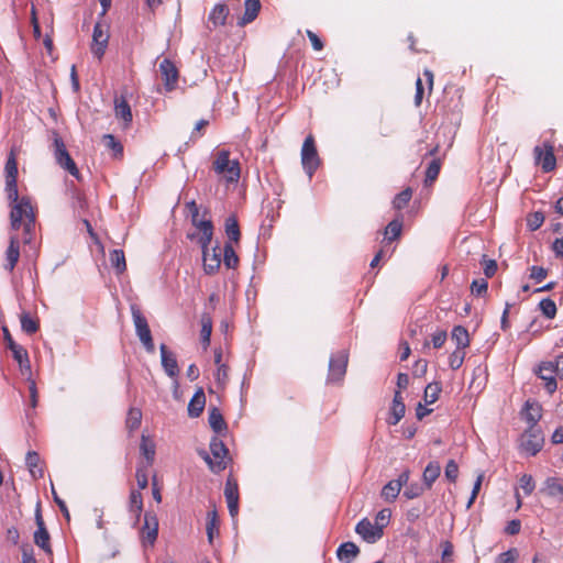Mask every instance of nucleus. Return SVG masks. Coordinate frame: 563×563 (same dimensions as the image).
I'll list each match as a JSON object with an SVG mask.
<instances>
[{
    "mask_svg": "<svg viewBox=\"0 0 563 563\" xmlns=\"http://www.w3.org/2000/svg\"><path fill=\"white\" fill-rule=\"evenodd\" d=\"M5 191L8 195V199L11 202L19 201V191H18L16 180L5 179Z\"/></svg>",
    "mask_w": 563,
    "mask_h": 563,
    "instance_id": "13d9d810",
    "label": "nucleus"
},
{
    "mask_svg": "<svg viewBox=\"0 0 563 563\" xmlns=\"http://www.w3.org/2000/svg\"><path fill=\"white\" fill-rule=\"evenodd\" d=\"M109 35L102 29L101 24L97 23L93 27L92 41L93 45L91 47V52L98 58H101L104 54L107 44H108Z\"/></svg>",
    "mask_w": 563,
    "mask_h": 563,
    "instance_id": "2eb2a0df",
    "label": "nucleus"
},
{
    "mask_svg": "<svg viewBox=\"0 0 563 563\" xmlns=\"http://www.w3.org/2000/svg\"><path fill=\"white\" fill-rule=\"evenodd\" d=\"M114 113L117 119H120L124 122V125L128 126L132 122V111L128 101L123 98H115L114 100Z\"/></svg>",
    "mask_w": 563,
    "mask_h": 563,
    "instance_id": "4be33fe9",
    "label": "nucleus"
},
{
    "mask_svg": "<svg viewBox=\"0 0 563 563\" xmlns=\"http://www.w3.org/2000/svg\"><path fill=\"white\" fill-rule=\"evenodd\" d=\"M400 490L401 489L398 487V484L391 479L383 487L382 497L386 501H394L399 495Z\"/></svg>",
    "mask_w": 563,
    "mask_h": 563,
    "instance_id": "ea45409f",
    "label": "nucleus"
},
{
    "mask_svg": "<svg viewBox=\"0 0 563 563\" xmlns=\"http://www.w3.org/2000/svg\"><path fill=\"white\" fill-rule=\"evenodd\" d=\"M203 269L206 274L213 275L221 265V250L217 244L211 250L202 252Z\"/></svg>",
    "mask_w": 563,
    "mask_h": 563,
    "instance_id": "f8f14e48",
    "label": "nucleus"
},
{
    "mask_svg": "<svg viewBox=\"0 0 563 563\" xmlns=\"http://www.w3.org/2000/svg\"><path fill=\"white\" fill-rule=\"evenodd\" d=\"M34 229H35V216H33V218L30 217V218L25 219V222L23 225V232H24L23 242L25 244H29L32 242Z\"/></svg>",
    "mask_w": 563,
    "mask_h": 563,
    "instance_id": "5fc2aeb1",
    "label": "nucleus"
},
{
    "mask_svg": "<svg viewBox=\"0 0 563 563\" xmlns=\"http://www.w3.org/2000/svg\"><path fill=\"white\" fill-rule=\"evenodd\" d=\"M349 356L345 351H340L331 356L329 362V383H339L346 373Z\"/></svg>",
    "mask_w": 563,
    "mask_h": 563,
    "instance_id": "0eeeda50",
    "label": "nucleus"
},
{
    "mask_svg": "<svg viewBox=\"0 0 563 563\" xmlns=\"http://www.w3.org/2000/svg\"><path fill=\"white\" fill-rule=\"evenodd\" d=\"M102 141L104 146L111 150L115 157L122 155L123 146L112 134H104Z\"/></svg>",
    "mask_w": 563,
    "mask_h": 563,
    "instance_id": "79ce46f5",
    "label": "nucleus"
},
{
    "mask_svg": "<svg viewBox=\"0 0 563 563\" xmlns=\"http://www.w3.org/2000/svg\"><path fill=\"white\" fill-rule=\"evenodd\" d=\"M223 263L227 268H235L239 264V257L230 242H227L223 247Z\"/></svg>",
    "mask_w": 563,
    "mask_h": 563,
    "instance_id": "f704fd0d",
    "label": "nucleus"
},
{
    "mask_svg": "<svg viewBox=\"0 0 563 563\" xmlns=\"http://www.w3.org/2000/svg\"><path fill=\"white\" fill-rule=\"evenodd\" d=\"M441 384L438 382H433L427 385L424 389L423 399L427 404L431 405L435 402L439 398V394L441 393Z\"/></svg>",
    "mask_w": 563,
    "mask_h": 563,
    "instance_id": "4c0bfd02",
    "label": "nucleus"
},
{
    "mask_svg": "<svg viewBox=\"0 0 563 563\" xmlns=\"http://www.w3.org/2000/svg\"><path fill=\"white\" fill-rule=\"evenodd\" d=\"M487 289H488V284L483 278L473 280L472 286H471L472 294L476 295V296L486 295Z\"/></svg>",
    "mask_w": 563,
    "mask_h": 563,
    "instance_id": "052dcab7",
    "label": "nucleus"
},
{
    "mask_svg": "<svg viewBox=\"0 0 563 563\" xmlns=\"http://www.w3.org/2000/svg\"><path fill=\"white\" fill-rule=\"evenodd\" d=\"M520 487L526 495H529L534 489L533 478L530 475H522L520 478Z\"/></svg>",
    "mask_w": 563,
    "mask_h": 563,
    "instance_id": "69168bd1",
    "label": "nucleus"
},
{
    "mask_svg": "<svg viewBox=\"0 0 563 563\" xmlns=\"http://www.w3.org/2000/svg\"><path fill=\"white\" fill-rule=\"evenodd\" d=\"M451 338L456 343L457 350H463L470 345L468 332L462 325H456L453 328Z\"/></svg>",
    "mask_w": 563,
    "mask_h": 563,
    "instance_id": "2f4dec72",
    "label": "nucleus"
},
{
    "mask_svg": "<svg viewBox=\"0 0 563 563\" xmlns=\"http://www.w3.org/2000/svg\"><path fill=\"white\" fill-rule=\"evenodd\" d=\"M207 536L210 543L213 541L214 533L219 532V518L216 506L212 505V509L207 514Z\"/></svg>",
    "mask_w": 563,
    "mask_h": 563,
    "instance_id": "7c9ffc66",
    "label": "nucleus"
},
{
    "mask_svg": "<svg viewBox=\"0 0 563 563\" xmlns=\"http://www.w3.org/2000/svg\"><path fill=\"white\" fill-rule=\"evenodd\" d=\"M3 335H4V341L7 343V346L8 349L11 350V352L13 353V357L14 360L19 363L20 367L23 366V362H26L27 363V352L25 349H23L22 346L18 345L9 330L7 328H3Z\"/></svg>",
    "mask_w": 563,
    "mask_h": 563,
    "instance_id": "a211bd4d",
    "label": "nucleus"
},
{
    "mask_svg": "<svg viewBox=\"0 0 563 563\" xmlns=\"http://www.w3.org/2000/svg\"><path fill=\"white\" fill-rule=\"evenodd\" d=\"M150 466H146L145 464L143 463H140L137 468H136V482H137V486L140 489H145L148 485V479H147V468Z\"/></svg>",
    "mask_w": 563,
    "mask_h": 563,
    "instance_id": "603ef678",
    "label": "nucleus"
},
{
    "mask_svg": "<svg viewBox=\"0 0 563 563\" xmlns=\"http://www.w3.org/2000/svg\"><path fill=\"white\" fill-rule=\"evenodd\" d=\"M110 263L118 274H122L126 269L124 252L122 250H112L110 252Z\"/></svg>",
    "mask_w": 563,
    "mask_h": 563,
    "instance_id": "72a5a7b5",
    "label": "nucleus"
},
{
    "mask_svg": "<svg viewBox=\"0 0 563 563\" xmlns=\"http://www.w3.org/2000/svg\"><path fill=\"white\" fill-rule=\"evenodd\" d=\"M225 234L231 242L239 243L241 238V232L238 223V219L235 216H230L225 219L224 223Z\"/></svg>",
    "mask_w": 563,
    "mask_h": 563,
    "instance_id": "473e14b6",
    "label": "nucleus"
},
{
    "mask_svg": "<svg viewBox=\"0 0 563 563\" xmlns=\"http://www.w3.org/2000/svg\"><path fill=\"white\" fill-rule=\"evenodd\" d=\"M5 179L16 180L18 178V163L14 153L11 152L5 162Z\"/></svg>",
    "mask_w": 563,
    "mask_h": 563,
    "instance_id": "49530a36",
    "label": "nucleus"
},
{
    "mask_svg": "<svg viewBox=\"0 0 563 563\" xmlns=\"http://www.w3.org/2000/svg\"><path fill=\"white\" fill-rule=\"evenodd\" d=\"M206 405V396L202 388H199L188 404V415L191 418L199 417Z\"/></svg>",
    "mask_w": 563,
    "mask_h": 563,
    "instance_id": "412c9836",
    "label": "nucleus"
},
{
    "mask_svg": "<svg viewBox=\"0 0 563 563\" xmlns=\"http://www.w3.org/2000/svg\"><path fill=\"white\" fill-rule=\"evenodd\" d=\"M539 307L542 311V313L549 318L552 319L556 314V305L553 300L550 298L542 299L539 303Z\"/></svg>",
    "mask_w": 563,
    "mask_h": 563,
    "instance_id": "3c124183",
    "label": "nucleus"
},
{
    "mask_svg": "<svg viewBox=\"0 0 563 563\" xmlns=\"http://www.w3.org/2000/svg\"><path fill=\"white\" fill-rule=\"evenodd\" d=\"M481 264L483 265V271L487 278L495 275L497 271V262L495 260H488L486 255H483Z\"/></svg>",
    "mask_w": 563,
    "mask_h": 563,
    "instance_id": "6e6d98bb",
    "label": "nucleus"
},
{
    "mask_svg": "<svg viewBox=\"0 0 563 563\" xmlns=\"http://www.w3.org/2000/svg\"><path fill=\"white\" fill-rule=\"evenodd\" d=\"M141 421L142 411L139 408H130L125 420V426L128 430L132 432L139 429V427L141 426Z\"/></svg>",
    "mask_w": 563,
    "mask_h": 563,
    "instance_id": "c9c22d12",
    "label": "nucleus"
},
{
    "mask_svg": "<svg viewBox=\"0 0 563 563\" xmlns=\"http://www.w3.org/2000/svg\"><path fill=\"white\" fill-rule=\"evenodd\" d=\"M141 454L145 457V465L151 466L155 459V444L154 442L144 433L141 437L140 444Z\"/></svg>",
    "mask_w": 563,
    "mask_h": 563,
    "instance_id": "bb28decb",
    "label": "nucleus"
},
{
    "mask_svg": "<svg viewBox=\"0 0 563 563\" xmlns=\"http://www.w3.org/2000/svg\"><path fill=\"white\" fill-rule=\"evenodd\" d=\"M405 412H406L405 404L393 405L390 408V418L388 420V423L391 426H396L401 420V418L405 416Z\"/></svg>",
    "mask_w": 563,
    "mask_h": 563,
    "instance_id": "8fccbe9b",
    "label": "nucleus"
},
{
    "mask_svg": "<svg viewBox=\"0 0 563 563\" xmlns=\"http://www.w3.org/2000/svg\"><path fill=\"white\" fill-rule=\"evenodd\" d=\"M360 553L358 547L353 542L342 543L336 551L338 559L343 563H351Z\"/></svg>",
    "mask_w": 563,
    "mask_h": 563,
    "instance_id": "5701e85b",
    "label": "nucleus"
},
{
    "mask_svg": "<svg viewBox=\"0 0 563 563\" xmlns=\"http://www.w3.org/2000/svg\"><path fill=\"white\" fill-rule=\"evenodd\" d=\"M301 164L308 176L311 178L320 164V158L316 147L314 139L308 135L301 147Z\"/></svg>",
    "mask_w": 563,
    "mask_h": 563,
    "instance_id": "423d86ee",
    "label": "nucleus"
},
{
    "mask_svg": "<svg viewBox=\"0 0 563 563\" xmlns=\"http://www.w3.org/2000/svg\"><path fill=\"white\" fill-rule=\"evenodd\" d=\"M445 477L454 483L459 476V466L454 460H450L446 463L445 471H444Z\"/></svg>",
    "mask_w": 563,
    "mask_h": 563,
    "instance_id": "680f3d73",
    "label": "nucleus"
},
{
    "mask_svg": "<svg viewBox=\"0 0 563 563\" xmlns=\"http://www.w3.org/2000/svg\"><path fill=\"white\" fill-rule=\"evenodd\" d=\"M355 531L368 543H375L383 537L382 526L372 523L367 518L356 525Z\"/></svg>",
    "mask_w": 563,
    "mask_h": 563,
    "instance_id": "9b49d317",
    "label": "nucleus"
},
{
    "mask_svg": "<svg viewBox=\"0 0 563 563\" xmlns=\"http://www.w3.org/2000/svg\"><path fill=\"white\" fill-rule=\"evenodd\" d=\"M518 556L517 549H510L501 554H499L497 561L498 563H515Z\"/></svg>",
    "mask_w": 563,
    "mask_h": 563,
    "instance_id": "0e129e2a",
    "label": "nucleus"
},
{
    "mask_svg": "<svg viewBox=\"0 0 563 563\" xmlns=\"http://www.w3.org/2000/svg\"><path fill=\"white\" fill-rule=\"evenodd\" d=\"M143 510V497L139 490H132L130 494V511L135 514L136 519L140 518Z\"/></svg>",
    "mask_w": 563,
    "mask_h": 563,
    "instance_id": "58836bf2",
    "label": "nucleus"
},
{
    "mask_svg": "<svg viewBox=\"0 0 563 563\" xmlns=\"http://www.w3.org/2000/svg\"><path fill=\"white\" fill-rule=\"evenodd\" d=\"M7 263L4 264V268L9 272H12L19 262L20 257V247L19 242L15 238H11L10 244L5 252Z\"/></svg>",
    "mask_w": 563,
    "mask_h": 563,
    "instance_id": "b1692460",
    "label": "nucleus"
},
{
    "mask_svg": "<svg viewBox=\"0 0 563 563\" xmlns=\"http://www.w3.org/2000/svg\"><path fill=\"white\" fill-rule=\"evenodd\" d=\"M224 496L227 501L229 500H239V486L236 481L229 476L224 486Z\"/></svg>",
    "mask_w": 563,
    "mask_h": 563,
    "instance_id": "a19ab883",
    "label": "nucleus"
},
{
    "mask_svg": "<svg viewBox=\"0 0 563 563\" xmlns=\"http://www.w3.org/2000/svg\"><path fill=\"white\" fill-rule=\"evenodd\" d=\"M131 313L140 341L148 353H153L155 346L146 318L136 305L131 306Z\"/></svg>",
    "mask_w": 563,
    "mask_h": 563,
    "instance_id": "f03ea898",
    "label": "nucleus"
},
{
    "mask_svg": "<svg viewBox=\"0 0 563 563\" xmlns=\"http://www.w3.org/2000/svg\"><path fill=\"white\" fill-rule=\"evenodd\" d=\"M543 444V437L537 428H529L520 438V449L529 455H536Z\"/></svg>",
    "mask_w": 563,
    "mask_h": 563,
    "instance_id": "6e6552de",
    "label": "nucleus"
},
{
    "mask_svg": "<svg viewBox=\"0 0 563 563\" xmlns=\"http://www.w3.org/2000/svg\"><path fill=\"white\" fill-rule=\"evenodd\" d=\"M440 169H441L440 159H438V158L432 159L426 170L424 184L426 185L432 184L438 178Z\"/></svg>",
    "mask_w": 563,
    "mask_h": 563,
    "instance_id": "37998d69",
    "label": "nucleus"
},
{
    "mask_svg": "<svg viewBox=\"0 0 563 563\" xmlns=\"http://www.w3.org/2000/svg\"><path fill=\"white\" fill-rule=\"evenodd\" d=\"M212 331V321L209 316L203 314L201 317V341L208 345L210 343V335Z\"/></svg>",
    "mask_w": 563,
    "mask_h": 563,
    "instance_id": "de8ad7c7",
    "label": "nucleus"
},
{
    "mask_svg": "<svg viewBox=\"0 0 563 563\" xmlns=\"http://www.w3.org/2000/svg\"><path fill=\"white\" fill-rule=\"evenodd\" d=\"M548 275V269L542 266H532L530 268V278L537 283H541Z\"/></svg>",
    "mask_w": 563,
    "mask_h": 563,
    "instance_id": "e2e57ef3",
    "label": "nucleus"
},
{
    "mask_svg": "<svg viewBox=\"0 0 563 563\" xmlns=\"http://www.w3.org/2000/svg\"><path fill=\"white\" fill-rule=\"evenodd\" d=\"M209 424L211 429L216 433H221L223 431H227L228 426L224 421V418L221 413V411L217 407H211L209 409V418H208Z\"/></svg>",
    "mask_w": 563,
    "mask_h": 563,
    "instance_id": "a878e982",
    "label": "nucleus"
},
{
    "mask_svg": "<svg viewBox=\"0 0 563 563\" xmlns=\"http://www.w3.org/2000/svg\"><path fill=\"white\" fill-rule=\"evenodd\" d=\"M228 151H220L213 162L216 173L224 175L228 181H238L240 178V166L238 161H230Z\"/></svg>",
    "mask_w": 563,
    "mask_h": 563,
    "instance_id": "39448f33",
    "label": "nucleus"
},
{
    "mask_svg": "<svg viewBox=\"0 0 563 563\" xmlns=\"http://www.w3.org/2000/svg\"><path fill=\"white\" fill-rule=\"evenodd\" d=\"M411 197H412V189L409 187L404 189L401 192H399L394 198V201H393L394 208L397 210L404 209L410 201Z\"/></svg>",
    "mask_w": 563,
    "mask_h": 563,
    "instance_id": "c03bdc74",
    "label": "nucleus"
},
{
    "mask_svg": "<svg viewBox=\"0 0 563 563\" xmlns=\"http://www.w3.org/2000/svg\"><path fill=\"white\" fill-rule=\"evenodd\" d=\"M522 418L530 424L529 428H536L541 418V407L538 402L527 400L521 411Z\"/></svg>",
    "mask_w": 563,
    "mask_h": 563,
    "instance_id": "6ab92c4d",
    "label": "nucleus"
},
{
    "mask_svg": "<svg viewBox=\"0 0 563 563\" xmlns=\"http://www.w3.org/2000/svg\"><path fill=\"white\" fill-rule=\"evenodd\" d=\"M34 543L41 548L45 553L52 554V547L49 543L51 537L46 527H40L34 532Z\"/></svg>",
    "mask_w": 563,
    "mask_h": 563,
    "instance_id": "c85d7f7f",
    "label": "nucleus"
},
{
    "mask_svg": "<svg viewBox=\"0 0 563 563\" xmlns=\"http://www.w3.org/2000/svg\"><path fill=\"white\" fill-rule=\"evenodd\" d=\"M561 357L562 355H556L554 361L541 362L534 369L538 377L544 382V388L549 394H553L558 388L556 376Z\"/></svg>",
    "mask_w": 563,
    "mask_h": 563,
    "instance_id": "f257e3e1",
    "label": "nucleus"
},
{
    "mask_svg": "<svg viewBox=\"0 0 563 563\" xmlns=\"http://www.w3.org/2000/svg\"><path fill=\"white\" fill-rule=\"evenodd\" d=\"M22 563H37L33 555V549L31 545L22 547Z\"/></svg>",
    "mask_w": 563,
    "mask_h": 563,
    "instance_id": "774afa93",
    "label": "nucleus"
},
{
    "mask_svg": "<svg viewBox=\"0 0 563 563\" xmlns=\"http://www.w3.org/2000/svg\"><path fill=\"white\" fill-rule=\"evenodd\" d=\"M544 221V217L541 212L531 213L527 219V225L531 231L538 230Z\"/></svg>",
    "mask_w": 563,
    "mask_h": 563,
    "instance_id": "bf43d9fd",
    "label": "nucleus"
},
{
    "mask_svg": "<svg viewBox=\"0 0 563 563\" xmlns=\"http://www.w3.org/2000/svg\"><path fill=\"white\" fill-rule=\"evenodd\" d=\"M424 489H427V488L423 486V484L413 483V484L407 485V487L404 492V496L408 499L418 498L419 496H421L423 494Z\"/></svg>",
    "mask_w": 563,
    "mask_h": 563,
    "instance_id": "864d4df0",
    "label": "nucleus"
},
{
    "mask_svg": "<svg viewBox=\"0 0 563 563\" xmlns=\"http://www.w3.org/2000/svg\"><path fill=\"white\" fill-rule=\"evenodd\" d=\"M465 357L463 350H455L449 357V364L452 369H457L462 366Z\"/></svg>",
    "mask_w": 563,
    "mask_h": 563,
    "instance_id": "4d7b16f0",
    "label": "nucleus"
},
{
    "mask_svg": "<svg viewBox=\"0 0 563 563\" xmlns=\"http://www.w3.org/2000/svg\"><path fill=\"white\" fill-rule=\"evenodd\" d=\"M210 451L216 461H213L206 451L200 452V456L206 461L210 470L214 473H219L225 468L223 457L228 454L225 444L217 437L210 441Z\"/></svg>",
    "mask_w": 563,
    "mask_h": 563,
    "instance_id": "7ed1b4c3",
    "label": "nucleus"
},
{
    "mask_svg": "<svg viewBox=\"0 0 563 563\" xmlns=\"http://www.w3.org/2000/svg\"><path fill=\"white\" fill-rule=\"evenodd\" d=\"M13 203L10 213L11 227L13 230H19L22 225V219L33 218L34 212L29 198L23 197L20 201Z\"/></svg>",
    "mask_w": 563,
    "mask_h": 563,
    "instance_id": "1a4fd4ad",
    "label": "nucleus"
},
{
    "mask_svg": "<svg viewBox=\"0 0 563 563\" xmlns=\"http://www.w3.org/2000/svg\"><path fill=\"white\" fill-rule=\"evenodd\" d=\"M212 236H213V230H210V231H205L202 233V235L199 238V244L202 249V252H206V251H209L210 250V244H211V241H212Z\"/></svg>",
    "mask_w": 563,
    "mask_h": 563,
    "instance_id": "338daca9",
    "label": "nucleus"
},
{
    "mask_svg": "<svg viewBox=\"0 0 563 563\" xmlns=\"http://www.w3.org/2000/svg\"><path fill=\"white\" fill-rule=\"evenodd\" d=\"M547 148L545 153H543L540 146L534 148V156L538 164L541 165L544 172H551L555 167V156L553 154V147L544 144Z\"/></svg>",
    "mask_w": 563,
    "mask_h": 563,
    "instance_id": "dca6fc26",
    "label": "nucleus"
},
{
    "mask_svg": "<svg viewBox=\"0 0 563 563\" xmlns=\"http://www.w3.org/2000/svg\"><path fill=\"white\" fill-rule=\"evenodd\" d=\"M54 156L56 163L65 170H67L71 176L80 179V173L77 168L76 163L69 155L64 141L58 136L57 133L54 132Z\"/></svg>",
    "mask_w": 563,
    "mask_h": 563,
    "instance_id": "20e7f679",
    "label": "nucleus"
},
{
    "mask_svg": "<svg viewBox=\"0 0 563 563\" xmlns=\"http://www.w3.org/2000/svg\"><path fill=\"white\" fill-rule=\"evenodd\" d=\"M441 474V466L438 462H430L423 471L422 482L427 489H430L433 483Z\"/></svg>",
    "mask_w": 563,
    "mask_h": 563,
    "instance_id": "393cba45",
    "label": "nucleus"
},
{
    "mask_svg": "<svg viewBox=\"0 0 563 563\" xmlns=\"http://www.w3.org/2000/svg\"><path fill=\"white\" fill-rule=\"evenodd\" d=\"M40 455L36 452H27L25 463L33 478H41L44 475L43 468L40 466Z\"/></svg>",
    "mask_w": 563,
    "mask_h": 563,
    "instance_id": "c756f323",
    "label": "nucleus"
},
{
    "mask_svg": "<svg viewBox=\"0 0 563 563\" xmlns=\"http://www.w3.org/2000/svg\"><path fill=\"white\" fill-rule=\"evenodd\" d=\"M159 350L162 366L165 373L170 378L176 377L179 374V367L175 354L165 344H161Z\"/></svg>",
    "mask_w": 563,
    "mask_h": 563,
    "instance_id": "4468645a",
    "label": "nucleus"
},
{
    "mask_svg": "<svg viewBox=\"0 0 563 563\" xmlns=\"http://www.w3.org/2000/svg\"><path fill=\"white\" fill-rule=\"evenodd\" d=\"M158 536V519L152 511L144 515V525L141 529V540L144 545H154Z\"/></svg>",
    "mask_w": 563,
    "mask_h": 563,
    "instance_id": "9d476101",
    "label": "nucleus"
},
{
    "mask_svg": "<svg viewBox=\"0 0 563 563\" xmlns=\"http://www.w3.org/2000/svg\"><path fill=\"white\" fill-rule=\"evenodd\" d=\"M68 194L70 196L71 207L74 210L79 216L85 213L88 207L85 195L78 188H76L73 183L68 186Z\"/></svg>",
    "mask_w": 563,
    "mask_h": 563,
    "instance_id": "aec40b11",
    "label": "nucleus"
},
{
    "mask_svg": "<svg viewBox=\"0 0 563 563\" xmlns=\"http://www.w3.org/2000/svg\"><path fill=\"white\" fill-rule=\"evenodd\" d=\"M261 2L260 0H245L244 1V14L242 18L239 19L238 25L244 26L251 22H253L261 10Z\"/></svg>",
    "mask_w": 563,
    "mask_h": 563,
    "instance_id": "f3484780",
    "label": "nucleus"
},
{
    "mask_svg": "<svg viewBox=\"0 0 563 563\" xmlns=\"http://www.w3.org/2000/svg\"><path fill=\"white\" fill-rule=\"evenodd\" d=\"M159 71L162 74L166 90H173L178 80V70L174 63L167 58L163 59L159 64Z\"/></svg>",
    "mask_w": 563,
    "mask_h": 563,
    "instance_id": "ddd939ff",
    "label": "nucleus"
},
{
    "mask_svg": "<svg viewBox=\"0 0 563 563\" xmlns=\"http://www.w3.org/2000/svg\"><path fill=\"white\" fill-rule=\"evenodd\" d=\"M402 223L398 220H393L385 229V235L389 241L396 240L400 236Z\"/></svg>",
    "mask_w": 563,
    "mask_h": 563,
    "instance_id": "09e8293b",
    "label": "nucleus"
},
{
    "mask_svg": "<svg viewBox=\"0 0 563 563\" xmlns=\"http://www.w3.org/2000/svg\"><path fill=\"white\" fill-rule=\"evenodd\" d=\"M21 327L27 334H33L38 330V321L31 318L26 312L21 314Z\"/></svg>",
    "mask_w": 563,
    "mask_h": 563,
    "instance_id": "a18cd8bd",
    "label": "nucleus"
},
{
    "mask_svg": "<svg viewBox=\"0 0 563 563\" xmlns=\"http://www.w3.org/2000/svg\"><path fill=\"white\" fill-rule=\"evenodd\" d=\"M229 15V8L224 3H218L214 5L209 15V21L212 22L214 26L224 25L227 18Z\"/></svg>",
    "mask_w": 563,
    "mask_h": 563,
    "instance_id": "cd10ccee",
    "label": "nucleus"
},
{
    "mask_svg": "<svg viewBox=\"0 0 563 563\" xmlns=\"http://www.w3.org/2000/svg\"><path fill=\"white\" fill-rule=\"evenodd\" d=\"M542 493L548 496H558L563 494V485L558 478L550 477L545 481Z\"/></svg>",
    "mask_w": 563,
    "mask_h": 563,
    "instance_id": "e433bc0d",
    "label": "nucleus"
}]
</instances>
